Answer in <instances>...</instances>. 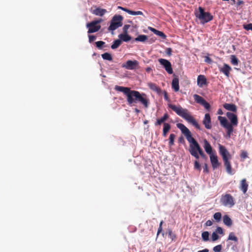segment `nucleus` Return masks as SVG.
Listing matches in <instances>:
<instances>
[{
  "instance_id": "1",
  "label": "nucleus",
  "mask_w": 252,
  "mask_h": 252,
  "mask_svg": "<svg viewBox=\"0 0 252 252\" xmlns=\"http://www.w3.org/2000/svg\"><path fill=\"white\" fill-rule=\"evenodd\" d=\"M116 91L123 93L126 96V100L128 105L135 106L137 103H140L147 108L150 104L147 95L144 93H140L138 91L131 90L130 88L116 85L115 87Z\"/></svg>"
},
{
  "instance_id": "2",
  "label": "nucleus",
  "mask_w": 252,
  "mask_h": 252,
  "mask_svg": "<svg viewBox=\"0 0 252 252\" xmlns=\"http://www.w3.org/2000/svg\"><path fill=\"white\" fill-rule=\"evenodd\" d=\"M177 126L181 130L189 143V151L190 154L196 159H198V154L202 150L200 145L196 140L192 137L190 131L184 124L181 123L177 124Z\"/></svg>"
},
{
  "instance_id": "3",
  "label": "nucleus",
  "mask_w": 252,
  "mask_h": 252,
  "mask_svg": "<svg viewBox=\"0 0 252 252\" xmlns=\"http://www.w3.org/2000/svg\"><path fill=\"white\" fill-rule=\"evenodd\" d=\"M168 107L174 111L188 123L191 124L197 129L200 130V126L196 120L192 116L187 109L183 108L181 105H175L171 103L168 104Z\"/></svg>"
},
{
  "instance_id": "4",
  "label": "nucleus",
  "mask_w": 252,
  "mask_h": 252,
  "mask_svg": "<svg viewBox=\"0 0 252 252\" xmlns=\"http://www.w3.org/2000/svg\"><path fill=\"white\" fill-rule=\"evenodd\" d=\"M219 153L221 155L225 167L226 172L229 174H232V170L230 159L231 156L226 148L220 144H219Z\"/></svg>"
},
{
  "instance_id": "5",
  "label": "nucleus",
  "mask_w": 252,
  "mask_h": 252,
  "mask_svg": "<svg viewBox=\"0 0 252 252\" xmlns=\"http://www.w3.org/2000/svg\"><path fill=\"white\" fill-rule=\"evenodd\" d=\"M199 13L196 14V17L201 21V23L204 24L211 21L213 16L208 12H205L202 7L198 8Z\"/></svg>"
},
{
  "instance_id": "6",
  "label": "nucleus",
  "mask_w": 252,
  "mask_h": 252,
  "mask_svg": "<svg viewBox=\"0 0 252 252\" xmlns=\"http://www.w3.org/2000/svg\"><path fill=\"white\" fill-rule=\"evenodd\" d=\"M123 17L121 15H115L111 21L110 25L108 28V30L113 31L118 28L121 27L122 24Z\"/></svg>"
},
{
  "instance_id": "7",
  "label": "nucleus",
  "mask_w": 252,
  "mask_h": 252,
  "mask_svg": "<svg viewBox=\"0 0 252 252\" xmlns=\"http://www.w3.org/2000/svg\"><path fill=\"white\" fill-rule=\"evenodd\" d=\"M102 21V19H100L87 23L86 27L89 28L88 33H91L98 32L101 28V26L98 24Z\"/></svg>"
},
{
  "instance_id": "8",
  "label": "nucleus",
  "mask_w": 252,
  "mask_h": 252,
  "mask_svg": "<svg viewBox=\"0 0 252 252\" xmlns=\"http://www.w3.org/2000/svg\"><path fill=\"white\" fill-rule=\"evenodd\" d=\"M218 119L220 122L221 126L227 129V135L228 137H230L233 131V128L232 125L228 123V121L225 117L219 116Z\"/></svg>"
},
{
  "instance_id": "9",
  "label": "nucleus",
  "mask_w": 252,
  "mask_h": 252,
  "mask_svg": "<svg viewBox=\"0 0 252 252\" xmlns=\"http://www.w3.org/2000/svg\"><path fill=\"white\" fill-rule=\"evenodd\" d=\"M221 203L225 206L231 207L234 205V198L230 194L222 195L220 198Z\"/></svg>"
},
{
  "instance_id": "10",
  "label": "nucleus",
  "mask_w": 252,
  "mask_h": 252,
  "mask_svg": "<svg viewBox=\"0 0 252 252\" xmlns=\"http://www.w3.org/2000/svg\"><path fill=\"white\" fill-rule=\"evenodd\" d=\"M193 98L196 102L203 106L206 109L209 110L210 105L202 97L195 94L193 95Z\"/></svg>"
},
{
  "instance_id": "11",
  "label": "nucleus",
  "mask_w": 252,
  "mask_h": 252,
  "mask_svg": "<svg viewBox=\"0 0 252 252\" xmlns=\"http://www.w3.org/2000/svg\"><path fill=\"white\" fill-rule=\"evenodd\" d=\"M158 62L160 64L164 66L165 69L169 74H172L173 73L171 64L169 61L166 59H159Z\"/></svg>"
},
{
  "instance_id": "12",
  "label": "nucleus",
  "mask_w": 252,
  "mask_h": 252,
  "mask_svg": "<svg viewBox=\"0 0 252 252\" xmlns=\"http://www.w3.org/2000/svg\"><path fill=\"white\" fill-rule=\"evenodd\" d=\"M138 65V61L136 60H128L126 63V64L123 65V67H125L126 69L132 70L135 69Z\"/></svg>"
},
{
  "instance_id": "13",
  "label": "nucleus",
  "mask_w": 252,
  "mask_h": 252,
  "mask_svg": "<svg viewBox=\"0 0 252 252\" xmlns=\"http://www.w3.org/2000/svg\"><path fill=\"white\" fill-rule=\"evenodd\" d=\"M227 117L230 121L232 126H236L238 125V118L236 115L231 112H227L226 114Z\"/></svg>"
},
{
  "instance_id": "14",
  "label": "nucleus",
  "mask_w": 252,
  "mask_h": 252,
  "mask_svg": "<svg viewBox=\"0 0 252 252\" xmlns=\"http://www.w3.org/2000/svg\"><path fill=\"white\" fill-rule=\"evenodd\" d=\"M202 123L206 128L210 129L212 128L211 120L209 113H207L205 115Z\"/></svg>"
},
{
  "instance_id": "15",
  "label": "nucleus",
  "mask_w": 252,
  "mask_h": 252,
  "mask_svg": "<svg viewBox=\"0 0 252 252\" xmlns=\"http://www.w3.org/2000/svg\"><path fill=\"white\" fill-rule=\"evenodd\" d=\"M210 158L213 168L214 169L217 168L220 164L217 156L212 154L210 156Z\"/></svg>"
},
{
  "instance_id": "16",
  "label": "nucleus",
  "mask_w": 252,
  "mask_h": 252,
  "mask_svg": "<svg viewBox=\"0 0 252 252\" xmlns=\"http://www.w3.org/2000/svg\"><path fill=\"white\" fill-rule=\"evenodd\" d=\"M197 85L199 87H203L207 83V79L205 76L203 75H199L197 77Z\"/></svg>"
},
{
  "instance_id": "17",
  "label": "nucleus",
  "mask_w": 252,
  "mask_h": 252,
  "mask_svg": "<svg viewBox=\"0 0 252 252\" xmlns=\"http://www.w3.org/2000/svg\"><path fill=\"white\" fill-rule=\"evenodd\" d=\"M93 14L96 16H103L105 13H107V10L105 9L96 7L94 9L91 11Z\"/></svg>"
},
{
  "instance_id": "18",
  "label": "nucleus",
  "mask_w": 252,
  "mask_h": 252,
  "mask_svg": "<svg viewBox=\"0 0 252 252\" xmlns=\"http://www.w3.org/2000/svg\"><path fill=\"white\" fill-rule=\"evenodd\" d=\"M248 186V184L247 183L246 179H243L241 181L240 189L244 194L247 191Z\"/></svg>"
},
{
  "instance_id": "19",
  "label": "nucleus",
  "mask_w": 252,
  "mask_h": 252,
  "mask_svg": "<svg viewBox=\"0 0 252 252\" xmlns=\"http://www.w3.org/2000/svg\"><path fill=\"white\" fill-rule=\"evenodd\" d=\"M223 107L227 110H229L233 112L237 111V106L232 103H224L223 105Z\"/></svg>"
},
{
  "instance_id": "20",
  "label": "nucleus",
  "mask_w": 252,
  "mask_h": 252,
  "mask_svg": "<svg viewBox=\"0 0 252 252\" xmlns=\"http://www.w3.org/2000/svg\"><path fill=\"white\" fill-rule=\"evenodd\" d=\"M172 88L175 92H178L179 90V79L177 77H174L172 81Z\"/></svg>"
},
{
  "instance_id": "21",
  "label": "nucleus",
  "mask_w": 252,
  "mask_h": 252,
  "mask_svg": "<svg viewBox=\"0 0 252 252\" xmlns=\"http://www.w3.org/2000/svg\"><path fill=\"white\" fill-rule=\"evenodd\" d=\"M148 86L151 90L159 94L161 91V89L155 83L152 82L148 83Z\"/></svg>"
},
{
  "instance_id": "22",
  "label": "nucleus",
  "mask_w": 252,
  "mask_h": 252,
  "mask_svg": "<svg viewBox=\"0 0 252 252\" xmlns=\"http://www.w3.org/2000/svg\"><path fill=\"white\" fill-rule=\"evenodd\" d=\"M231 69V67L227 64H224L220 69V71L224 74L227 77L229 76V72Z\"/></svg>"
},
{
  "instance_id": "23",
  "label": "nucleus",
  "mask_w": 252,
  "mask_h": 252,
  "mask_svg": "<svg viewBox=\"0 0 252 252\" xmlns=\"http://www.w3.org/2000/svg\"><path fill=\"white\" fill-rule=\"evenodd\" d=\"M169 118V115L167 113H165L163 117H162L160 119H157L156 122L155 123V126H159L162 123H164L165 121H166Z\"/></svg>"
},
{
  "instance_id": "24",
  "label": "nucleus",
  "mask_w": 252,
  "mask_h": 252,
  "mask_svg": "<svg viewBox=\"0 0 252 252\" xmlns=\"http://www.w3.org/2000/svg\"><path fill=\"white\" fill-rule=\"evenodd\" d=\"M120 40H121V41L127 42L129 41L131 37L130 35H128L127 33H122L119 35L118 36Z\"/></svg>"
},
{
  "instance_id": "25",
  "label": "nucleus",
  "mask_w": 252,
  "mask_h": 252,
  "mask_svg": "<svg viewBox=\"0 0 252 252\" xmlns=\"http://www.w3.org/2000/svg\"><path fill=\"white\" fill-rule=\"evenodd\" d=\"M204 149L207 153L210 155H212V148L210 143L205 140L204 141Z\"/></svg>"
},
{
  "instance_id": "26",
  "label": "nucleus",
  "mask_w": 252,
  "mask_h": 252,
  "mask_svg": "<svg viewBox=\"0 0 252 252\" xmlns=\"http://www.w3.org/2000/svg\"><path fill=\"white\" fill-rule=\"evenodd\" d=\"M171 128V126L168 123H164L163 124V133L164 137L166 136L167 133Z\"/></svg>"
},
{
  "instance_id": "27",
  "label": "nucleus",
  "mask_w": 252,
  "mask_h": 252,
  "mask_svg": "<svg viewBox=\"0 0 252 252\" xmlns=\"http://www.w3.org/2000/svg\"><path fill=\"white\" fill-rule=\"evenodd\" d=\"M223 221L224 224L228 226H231L232 224L231 219L227 215H224L223 217Z\"/></svg>"
},
{
  "instance_id": "28",
  "label": "nucleus",
  "mask_w": 252,
  "mask_h": 252,
  "mask_svg": "<svg viewBox=\"0 0 252 252\" xmlns=\"http://www.w3.org/2000/svg\"><path fill=\"white\" fill-rule=\"evenodd\" d=\"M147 39H148V37L147 35H144V34H141V35H139L137 37H136L134 39V41L144 42Z\"/></svg>"
},
{
  "instance_id": "29",
  "label": "nucleus",
  "mask_w": 252,
  "mask_h": 252,
  "mask_svg": "<svg viewBox=\"0 0 252 252\" xmlns=\"http://www.w3.org/2000/svg\"><path fill=\"white\" fill-rule=\"evenodd\" d=\"M121 44H122L121 40H120V39H117L113 42V44H112V45L111 46V48L112 49H116L117 48H118Z\"/></svg>"
},
{
  "instance_id": "30",
  "label": "nucleus",
  "mask_w": 252,
  "mask_h": 252,
  "mask_svg": "<svg viewBox=\"0 0 252 252\" xmlns=\"http://www.w3.org/2000/svg\"><path fill=\"white\" fill-rule=\"evenodd\" d=\"M96 46L99 49H102L103 47H107L108 45H105V43L102 41H98L95 43Z\"/></svg>"
},
{
  "instance_id": "31",
  "label": "nucleus",
  "mask_w": 252,
  "mask_h": 252,
  "mask_svg": "<svg viewBox=\"0 0 252 252\" xmlns=\"http://www.w3.org/2000/svg\"><path fill=\"white\" fill-rule=\"evenodd\" d=\"M101 57L104 60L111 61L112 60V57L111 55L108 53H105L101 55Z\"/></svg>"
},
{
  "instance_id": "32",
  "label": "nucleus",
  "mask_w": 252,
  "mask_h": 252,
  "mask_svg": "<svg viewBox=\"0 0 252 252\" xmlns=\"http://www.w3.org/2000/svg\"><path fill=\"white\" fill-rule=\"evenodd\" d=\"M248 157V153L247 151L244 150H242L241 151L240 158H241V161H244V160Z\"/></svg>"
},
{
  "instance_id": "33",
  "label": "nucleus",
  "mask_w": 252,
  "mask_h": 252,
  "mask_svg": "<svg viewBox=\"0 0 252 252\" xmlns=\"http://www.w3.org/2000/svg\"><path fill=\"white\" fill-rule=\"evenodd\" d=\"M118 8L121 9L122 10L127 12L128 13H129L130 15H136V11H132V10H129L126 8H124V7H123L121 6H118Z\"/></svg>"
},
{
  "instance_id": "34",
  "label": "nucleus",
  "mask_w": 252,
  "mask_h": 252,
  "mask_svg": "<svg viewBox=\"0 0 252 252\" xmlns=\"http://www.w3.org/2000/svg\"><path fill=\"white\" fill-rule=\"evenodd\" d=\"M175 135L174 134H170L169 138V145L170 146H173L174 145V139L175 138Z\"/></svg>"
},
{
  "instance_id": "35",
  "label": "nucleus",
  "mask_w": 252,
  "mask_h": 252,
  "mask_svg": "<svg viewBox=\"0 0 252 252\" xmlns=\"http://www.w3.org/2000/svg\"><path fill=\"white\" fill-rule=\"evenodd\" d=\"M228 240H232L235 242H237L238 241V238L236 236H235V234L233 232H230L228 237Z\"/></svg>"
},
{
  "instance_id": "36",
  "label": "nucleus",
  "mask_w": 252,
  "mask_h": 252,
  "mask_svg": "<svg viewBox=\"0 0 252 252\" xmlns=\"http://www.w3.org/2000/svg\"><path fill=\"white\" fill-rule=\"evenodd\" d=\"M213 217L216 221L219 222L221 219V214L220 212L216 213L214 214Z\"/></svg>"
},
{
  "instance_id": "37",
  "label": "nucleus",
  "mask_w": 252,
  "mask_h": 252,
  "mask_svg": "<svg viewBox=\"0 0 252 252\" xmlns=\"http://www.w3.org/2000/svg\"><path fill=\"white\" fill-rule=\"evenodd\" d=\"M231 63L234 65H237L238 64V60L234 55L231 56Z\"/></svg>"
},
{
  "instance_id": "38",
  "label": "nucleus",
  "mask_w": 252,
  "mask_h": 252,
  "mask_svg": "<svg viewBox=\"0 0 252 252\" xmlns=\"http://www.w3.org/2000/svg\"><path fill=\"white\" fill-rule=\"evenodd\" d=\"M201 236L203 241H207L209 240V233L208 231L202 232Z\"/></svg>"
},
{
  "instance_id": "39",
  "label": "nucleus",
  "mask_w": 252,
  "mask_h": 252,
  "mask_svg": "<svg viewBox=\"0 0 252 252\" xmlns=\"http://www.w3.org/2000/svg\"><path fill=\"white\" fill-rule=\"evenodd\" d=\"M155 34L160 36L162 39H165L166 37V35L163 32H160L158 30L157 31H156V33H155Z\"/></svg>"
},
{
  "instance_id": "40",
  "label": "nucleus",
  "mask_w": 252,
  "mask_h": 252,
  "mask_svg": "<svg viewBox=\"0 0 252 252\" xmlns=\"http://www.w3.org/2000/svg\"><path fill=\"white\" fill-rule=\"evenodd\" d=\"M194 169L198 170L199 171L201 170L200 165L198 161V159H196V160L194 161Z\"/></svg>"
},
{
  "instance_id": "41",
  "label": "nucleus",
  "mask_w": 252,
  "mask_h": 252,
  "mask_svg": "<svg viewBox=\"0 0 252 252\" xmlns=\"http://www.w3.org/2000/svg\"><path fill=\"white\" fill-rule=\"evenodd\" d=\"M243 28L247 31H252V24L250 23L248 24L243 25Z\"/></svg>"
},
{
  "instance_id": "42",
  "label": "nucleus",
  "mask_w": 252,
  "mask_h": 252,
  "mask_svg": "<svg viewBox=\"0 0 252 252\" xmlns=\"http://www.w3.org/2000/svg\"><path fill=\"white\" fill-rule=\"evenodd\" d=\"M168 236L172 240H174L176 238V235L173 233L171 229H169L168 232Z\"/></svg>"
},
{
  "instance_id": "43",
  "label": "nucleus",
  "mask_w": 252,
  "mask_h": 252,
  "mask_svg": "<svg viewBox=\"0 0 252 252\" xmlns=\"http://www.w3.org/2000/svg\"><path fill=\"white\" fill-rule=\"evenodd\" d=\"M219 238V235L216 232H214L212 234V240L213 241H215Z\"/></svg>"
},
{
  "instance_id": "44",
  "label": "nucleus",
  "mask_w": 252,
  "mask_h": 252,
  "mask_svg": "<svg viewBox=\"0 0 252 252\" xmlns=\"http://www.w3.org/2000/svg\"><path fill=\"white\" fill-rule=\"evenodd\" d=\"M221 246L220 245H219L214 247L213 251L215 252H221Z\"/></svg>"
},
{
  "instance_id": "45",
  "label": "nucleus",
  "mask_w": 252,
  "mask_h": 252,
  "mask_svg": "<svg viewBox=\"0 0 252 252\" xmlns=\"http://www.w3.org/2000/svg\"><path fill=\"white\" fill-rule=\"evenodd\" d=\"M163 223V220H161L160 222L159 227L158 228V232H157V237L158 236L159 234L162 231V225Z\"/></svg>"
},
{
  "instance_id": "46",
  "label": "nucleus",
  "mask_w": 252,
  "mask_h": 252,
  "mask_svg": "<svg viewBox=\"0 0 252 252\" xmlns=\"http://www.w3.org/2000/svg\"><path fill=\"white\" fill-rule=\"evenodd\" d=\"M96 38V37L94 35H89V41L90 43H92L94 41Z\"/></svg>"
},
{
  "instance_id": "47",
  "label": "nucleus",
  "mask_w": 252,
  "mask_h": 252,
  "mask_svg": "<svg viewBox=\"0 0 252 252\" xmlns=\"http://www.w3.org/2000/svg\"><path fill=\"white\" fill-rule=\"evenodd\" d=\"M172 49L171 48H167L165 50V53L168 56L172 55Z\"/></svg>"
},
{
  "instance_id": "48",
  "label": "nucleus",
  "mask_w": 252,
  "mask_h": 252,
  "mask_svg": "<svg viewBox=\"0 0 252 252\" xmlns=\"http://www.w3.org/2000/svg\"><path fill=\"white\" fill-rule=\"evenodd\" d=\"M217 233L222 234H223V229L220 227H218L216 229V232Z\"/></svg>"
},
{
  "instance_id": "49",
  "label": "nucleus",
  "mask_w": 252,
  "mask_h": 252,
  "mask_svg": "<svg viewBox=\"0 0 252 252\" xmlns=\"http://www.w3.org/2000/svg\"><path fill=\"white\" fill-rule=\"evenodd\" d=\"M130 26L128 25H125L123 27V31L124 33H127V30L129 29Z\"/></svg>"
},
{
  "instance_id": "50",
  "label": "nucleus",
  "mask_w": 252,
  "mask_h": 252,
  "mask_svg": "<svg viewBox=\"0 0 252 252\" xmlns=\"http://www.w3.org/2000/svg\"><path fill=\"white\" fill-rule=\"evenodd\" d=\"M164 98L165 100H166V101H167L168 102L170 101V100L169 98V97L168 96V94H167V92L165 91L164 92Z\"/></svg>"
},
{
  "instance_id": "51",
  "label": "nucleus",
  "mask_w": 252,
  "mask_h": 252,
  "mask_svg": "<svg viewBox=\"0 0 252 252\" xmlns=\"http://www.w3.org/2000/svg\"><path fill=\"white\" fill-rule=\"evenodd\" d=\"M199 156L200 155L202 158H207L206 156L204 154L203 150H202L198 154Z\"/></svg>"
},
{
  "instance_id": "52",
  "label": "nucleus",
  "mask_w": 252,
  "mask_h": 252,
  "mask_svg": "<svg viewBox=\"0 0 252 252\" xmlns=\"http://www.w3.org/2000/svg\"><path fill=\"white\" fill-rule=\"evenodd\" d=\"M213 224V222L212 220H208L206 223H205V225L207 226H211Z\"/></svg>"
},
{
  "instance_id": "53",
  "label": "nucleus",
  "mask_w": 252,
  "mask_h": 252,
  "mask_svg": "<svg viewBox=\"0 0 252 252\" xmlns=\"http://www.w3.org/2000/svg\"><path fill=\"white\" fill-rule=\"evenodd\" d=\"M205 61L206 63H210L212 62V60L209 57H205Z\"/></svg>"
},
{
  "instance_id": "54",
  "label": "nucleus",
  "mask_w": 252,
  "mask_h": 252,
  "mask_svg": "<svg viewBox=\"0 0 252 252\" xmlns=\"http://www.w3.org/2000/svg\"><path fill=\"white\" fill-rule=\"evenodd\" d=\"M203 170H204V172H208V169L207 164H205L204 168H203Z\"/></svg>"
},
{
  "instance_id": "55",
  "label": "nucleus",
  "mask_w": 252,
  "mask_h": 252,
  "mask_svg": "<svg viewBox=\"0 0 252 252\" xmlns=\"http://www.w3.org/2000/svg\"><path fill=\"white\" fill-rule=\"evenodd\" d=\"M184 142V138L183 137H180L179 138V142L180 143H183Z\"/></svg>"
},
{
  "instance_id": "56",
  "label": "nucleus",
  "mask_w": 252,
  "mask_h": 252,
  "mask_svg": "<svg viewBox=\"0 0 252 252\" xmlns=\"http://www.w3.org/2000/svg\"><path fill=\"white\" fill-rule=\"evenodd\" d=\"M244 2L243 0H239L238 1H237V4L238 5H240L242 4H243Z\"/></svg>"
},
{
  "instance_id": "57",
  "label": "nucleus",
  "mask_w": 252,
  "mask_h": 252,
  "mask_svg": "<svg viewBox=\"0 0 252 252\" xmlns=\"http://www.w3.org/2000/svg\"><path fill=\"white\" fill-rule=\"evenodd\" d=\"M143 15V13L142 11H136V15Z\"/></svg>"
},
{
  "instance_id": "58",
  "label": "nucleus",
  "mask_w": 252,
  "mask_h": 252,
  "mask_svg": "<svg viewBox=\"0 0 252 252\" xmlns=\"http://www.w3.org/2000/svg\"><path fill=\"white\" fill-rule=\"evenodd\" d=\"M197 252H209V250L207 249H205L203 250L198 251Z\"/></svg>"
},
{
  "instance_id": "59",
  "label": "nucleus",
  "mask_w": 252,
  "mask_h": 252,
  "mask_svg": "<svg viewBox=\"0 0 252 252\" xmlns=\"http://www.w3.org/2000/svg\"><path fill=\"white\" fill-rule=\"evenodd\" d=\"M150 30L153 32L155 34L156 33V31H157L158 30L154 29V28H150Z\"/></svg>"
},
{
  "instance_id": "60",
  "label": "nucleus",
  "mask_w": 252,
  "mask_h": 252,
  "mask_svg": "<svg viewBox=\"0 0 252 252\" xmlns=\"http://www.w3.org/2000/svg\"><path fill=\"white\" fill-rule=\"evenodd\" d=\"M134 111L137 113V114H138L140 112V111L137 109V108H135L134 109Z\"/></svg>"
},
{
  "instance_id": "61",
  "label": "nucleus",
  "mask_w": 252,
  "mask_h": 252,
  "mask_svg": "<svg viewBox=\"0 0 252 252\" xmlns=\"http://www.w3.org/2000/svg\"><path fill=\"white\" fill-rule=\"evenodd\" d=\"M152 70L151 68L149 67H147L146 69V70L147 72H150L151 70Z\"/></svg>"
},
{
  "instance_id": "62",
  "label": "nucleus",
  "mask_w": 252,
  "mask_h": 252,
  "mask_svg": "<svg viewBox=\"0 0 252 252\" xmlns=\"http://www.w3.org/2000/svg\"><path fill=\"white\" fill-rule=\"evenodd\" d=\"M218 113L219 114H220V115H221V114H222V112L221 110V109H219V111H218Z\"/></svg>"
}]
</instances>
